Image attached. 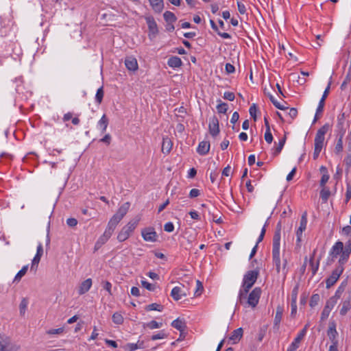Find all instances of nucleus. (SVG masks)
<instances>
[{"mask_svg":"<svg viewBox=\"0 0 351 351\" xmlns=\"http://www.w3.org/2000/svg\"><path fill=\"white\" fill-rule=\"evenodd\" d=\"M163 17H164L165 21L167 23H173L174 22H176L177 21V17L176 16V15L170 11H166L163 14Z\"/></svg>","mask_w":351,"mask_h":351,"instance_id":"72a5a7b5","label":"nucleus"},{"mask_svg":"<svg viewBox=\"0 0 351 351\" xmlns=\"http://www.w3.org/2000/svg\"><path fill=\"white\" fill-rule=\"evenodd\" d=\"M298 291V287H294L293 291H292V293H291V302H293V303H297Z\"/></svg>","mask_w":351,"mask_h":351,"instance_id":"0e129e2a","label":"nucleus"},{"mask_svg":"<svg viewBox=\"0 0 351 351\" xmlns=\"http://www.w3.org/2000/svg\"><path fill=\"white\" fill-rule=\"evenodd\" d=\"M336 323L335 321H330L328 326V329L327 330V335L328 336L330 340L332 341V345H335L336 348H337V337L338 335V332L336 329Z\"/></svg>","mask_w":351,"mask_h":351,"instance_id":"9b49d317","label":"nucleus"},{"mask_svg":"<svg viewBox=\"0 0 351 351\" xmlns=\"http://www.w3.org/2000/svg\"><path fill=\"white\" fill-rule=\"evenodd\" d=\"M238 10L240 14H244L246 12L245 5L241 1H237Z\"/></svg>","mask_w":351,"mask_h":351,"instance_id":"e2e57ef3","label":"nucleus"},{"mask_svg":"<svg viewBox=\"0 0 351 351\" xmlns=\"http://www.w3.org/2000/svg\"><path fill=\"white\" fill-rule=\"evenodd\" d=\"M27 304H28V301L27 300V299L23 298V300H21V302L19 304V312H20V315L21 316H23L25 315Z\"/></svg>","mask_w":351,"mask_h":351,"instance_id":"79ce46f5","label":"nucleus"},{"mask_svg":"<svg viewBox=\"0 0 351 351\" xmlns=\"http://www.w3.org/2000/svg\"><path fill=\"white\" fill-rule=\"evenodd\" d=\"M103 288L106 290L110 295H112L111 288L112 284L109 281H103L101 282Z\"/></svg>","mask_w":351,"mask_h":351,"instance_id":"4d7b16f0","label":"nucleus"},{"mask_svg":"<svg viewBox=\"0 0 351 351\" xmlns=\"http://www.w3.org/2000/svg\"><path fill=\"white\" fill-rule=\"evenodd\" d=\"M320 300V296L319 294H313L310 299L309 305L311 307H315L317 306Z\"/></svg>","mask_w":351,"mask_h":351,"instance_id":"c03bdc74","label":"nucleus"},{"mask_svg":"<svg viewBox=\"0 0 351 351\" xmlns=\"http://www.w3.org/2000/svg\"><path fill=\"white\" fill-rule=\"evenodd\" d=\"M165 231L167 232H171L174 230V226L172 222H167L164 226Z\"/></svg>","mask_w":351,"mask_h":351,"instance_id":"680f3d73","label":"nucleus"},{"mask_svg":"<svg viewBox=\"0 0 351 351\" xmlns=\"http://www.w3.org/2000/svg\"><path fill=\"white\" fill-rule=\"evenodd\" d=\"M349 256L350 254L347 252L343 251L339 259V266L343 267V265L348 261Z\"/></svg>","mask_w":351,"mask_h":351,"instance_id":"a19ab883","label":"nucleus"},{"mask_svg":"<svg viewBox=\"0 0 351 351\" xmlns=\"http://www.w3.org/2000/svg\"><path fill=\"white\" fill-rule=\"evenodd\" d=\"M171 296L174 300L178 301L182 296H186V293L182 291L181 287H175L171 290Z\"/></svg>","mask_w":351,"mask_h":351,"instance_id":"5701e85b","label":"nucleus"},{"mask_svg":"<svg viewBox=\"0 0 351 351\" xmlns=\"http://www.w3.org/2000/svg\"><path fill=\"white\" fill-rule=\"evenodd\" d=\"M343 251V243L341 241H337L335 243V245L332 247L330 255L332 258H336L339 255H340Z\"/></svg>","mask_w":351,"mask_h":351,"instance_id":"2eb2a0df","label":"nucleus"},{"mask_svg":"<svg viewBox=\"0 0 351 351\" xmlns=\"http://www.w3.org/2000/svg\"><path fill=\"white\" fill-rule=\"evenodd\" d=\"M108 123L109 120L108 117L106 114H104L97 123V125L101 129L102 133L106 131Z\"/></svg>","mask_w":351,"mask_h":351,"instance_id":"cd10ccee","label":"nucleus"},{"mask_svg":"<svg viewBox=\"0 0 351 351\" xmlns=\"http://www.w3.org/2000/svg\"><path fill=\"white\" fill-rule=\"evenodd\" d=\"M41 257L36 256L34 257L32 261L31 270L36 271L37 270L38 264L40 261Z\"/></svg>","mask_w":351,"mask_h":351,"instance_id":"de8ad7c7","label":"nucleus"},{"mask_svg":"<svg viewBox=\"0 0 351 351\" xmlns=\"http://www.w3.org/2000/svg\"><path fill=\"white\" fill-rule=\"evenodd\" d=\"M339 313L341 316H345L347 313L351 309V293L348 294L343 298L340 305Z\"/></svg>","mask_w":351,"mask_h":351,"instance_id":"9d476101","label":"nucleus"},{"mask_svg":"<svg viewBox=\"0 0 351 351\" xmlns=\"http://www.w3.org/2000/svg\"><path fill=\"white\" fill-rule=\"evenodd\" d=\"M343 266H337L332 271L331 275L326 280V287L329 289L333 286L338 280L339 278L343 271Z\"/></svg>","mask_w":351,"mask_h":351,"instance_id":"0eeeda50","label":"nucleus"},{"mask_svg":"<svg viewBox=\"0 0 351 351\" xmlns=\"http://www.w3.org/2000/svg\"><path fill=\"white\" fill-rule=\"evenodd\" d=\"M336 304H337L335 303V302L333 300L328 299L326 301V305L321 313V317H320L321 321H324L329 317V315H330L332 309L334 308V306Z\"/></svg>","mask_w":351,"mask_h":351,"instance_id":"ddd939ff","label":"nucleus"},{"mask_svg":"<svg viewBox=\"0 0 351 351\" xmlns=\"http://www.w3.org/2000/svg\"><path fill=\"white\" fill-rule=\"evenodd\" d=\"M218 102L219 104L216 107L218 113L226 114L228 109V104L222 102L221 100H219Z\"/></svg>","mask_w":351,"mask_h":351,"instance_id":"4c0bfd02","label":"nucleus"},{"mask_svg":"<svg viewBox=\"0 0 351 351\" xmlns=\"http://www.w3.org/2000/svg\"><path fill=\"white\" fill-rule=\"evenodd\" d=\"M223 99H227L228 101H234V99L235 98V95H234V93L227 91L223 93Z\"/></svg>","mask_w":351,"mask_h":351,"instance_id":"13d9d810","label":"nucleus"},{"mask_svg":"<svg viewBox=\"0 0 351 351\" xmlns=\"http://www.w3.org/2000/svg\"><path fill=\"white\" fill-rule=\"evenodd\" d=\"M64 332V328L61 327L56 329H50L47 331V333L49 335H57V334H61Z\"/></svg>","mask_w":351,"mask_h":351,"instance_id":"052dcab7","label":"nucleus"},{"mask_svg":"<svg viewBox=\"0 0 351 351\" xmlns=\"http://www.w3.org/2000/svg\"><path fill=\"white\" fill-rule=\"evenodd\" d=\"M305 336V330H302L297 335V337L294 339L293 341L291 343L292 347L299 348L301 341L303 339Z\"/></svg>","mask_w":351,"mask_h":351,"instance_id":"473e14b6","label":"nucleus"},{"mask_svg":"<svg viewBox=\"0 0 351 351\" xmlns=\"http://www.w3.org/2000/svg\"><path fill=\"white\" fill-rule=\"evenodd\" d=\"M173 143L170 138L165 136L162 138L161 152L164 154H169L172 149Z\"/></svg>","mask_w":351,"mask_h":351,"instance_id":"dca6fc26","label":"nucleus"},{"mask_svg":"<svg viewBox=\"0 0 351 351\" xmlns=\"http://www.w3.org/2000/svg\"><path fill=\"white\" fill-rule=\"evenodd\" d=\"M171 326L180 332L184 331L186 328L184 322L178 318L172 322Z\"/></svg>","mask_w":351,"mask_h":351,"instance_id":"f704fd0d","label":"nucleus"},{"mask_svg":"<svg viewBox=\"0 0 351 351\" xmlns=\"http://www.w3.org/2000/svg\"><path fill=\"white\" fill-rule=\"evenodd\" d=\"M130 207V203L127 202L123 204L117 210L116 214L122 219L128 213Z\"/></svg>","mask_w":351,"mask_h":351,"instance_id":"393cba45","label":"nucleus"},{"mask_svg":"<svg viewBox=\"0 0 351 351\" xmlns=\"http://www.w3.org/2000/svg\"><path fill=\"white\" fill-rule=\"evenodd\" d=\"M112 322L116 324H121L123 322V317L119 313H114L112 317Z\"/></svg>","mask_w":351,"mask_h":351,"instance_id":"ea45409f","label":"nucleus"},{"mask_svg":"<svg viewBox=\"0 0 351 351\" xmlns=\"http://www.w3.org/2000/svg\"><path fill=\"white\" fill-rule=\"evenodd\" d=\"M339 136V138L337 141V143L335 145V152L336 154H339L343 150V136H341V134H337Z\"/></svg>","mask_w":351,"mask_h":351,"instance_id":"58836bf2","label":"nucleus"},{"mask_svg":"<svg viewBox=\"0 0 351 351\" xmlns=\"http://www.w3.org/2000/svg\"><path fill=\"white\" fill-rule=\"evenodd\" d=\"M92 286L91 278H88L84 280L80 285L78 289L79 295H83L88 292Z\"/></svg>","mask_w":351,"mask_h":351,"instance_id":"aec40b11","label":"nucleus"},{"mask_svg":"<svg viewBox=\"0 0 351 351\" xmlns=\"http://www.w3.org/2000/svg\"><path fill=\"white\" fill-rule=\"evenodd\" d=\"M145 309L148 311H162L163 309V306L157 303H152L151 304L147 305L145 307Z\"/></svg>","mask_w":351,"mask_h":351,"instance_id":"37998d69","label":"nucleus"},{"mask_svg":"<svg viewBox=\"0 0 351 351\" xmlns=\"http://www.w3.org/2000/svg\"><path fill=\"white\" fill-rule=\"evenodd\" d=\"M66 224L71 228H74L77 224V220L75 218H69L66 220Z\"/></svg>","mask_w":351,"mask_h":351,"instance_id":"69168bd1","label":"nucleus"},{"mask_svg":"<svg viewBox=\"0 0 351 351\" xmlns=\"http://www.w3.org/2000/svg\"><path fill=\"white\" fill-rule=\"evenodd\" d=\"M147 327L150 329L159 328L162 326V323H158L156 321L152 320L146 324Z\"/></svg>","mask_w":351,"mask_h":351,"instance_id":"8fccbe9b","label":"nucleus"},{"mask_svg":"<svg viewBox=\"0 0 351 351\" xmlns=\"http://www.w3.org/2000/svg\"><path fill=\"white\" fill-rule=\"evenodd\" d=\"M346 286V283L342 282L341 285L337 289L335 295L329 298V300H333L337 304V300L341 298L342 293Z\"/></svg>","mask_w":351,"mask_h":351,"instance_id":"c85d7f7f","label":"nucleus"},{"mask_svg":"<svg viewBox=\"0 0 351 351\" xmlns=\"http://www.w3.org/2000/svg\"><path fill=\"white\" fill-rule=\"evenodd\" d=\"M282 313H283L282 307L278 306L276 308V315H275L274 320V326H279V324L281 322L282 317Z\"/></svg>","mask_w":351,"mask_h":351,"instance_id":"7c9ffc66","label":"nucleus"},{"mask_svg":"<svg viewBox=\"0 0 351 351\" xmlns=\"http://www.w3.org/2000/svg\"><path fill=\"white\" fill-rule=\"evenodd\" d=\"M210 150V143L209 141H201L197 148V152L202 156H204L208 153Z\"/></svg>","mask_w":351,"mask_h":351,"instance_id":"6ab92c4d","label":"nucleus"},{"mask_svg":"<svg viewBox=\"0 0 351 351\" xmlns=\"http://www.w3.org/2000/svg\"><path fill=\"white\" fill-rule=\"evenodd\" d=\"M112 233L113 232L106 228L104 234L99 238L97 241L100 243V245H104L110 238Z\"/></svg>","mask_w":351,"mask_h":351,"instance_id":"2f4dec72","label":"nucleus"},{"mask_svg":"<svg viewBox=\"0 0 351 351\" xmlns=\"http://www.w3.org/2000/svg\"><path fill=\"white\" fill-rule=\"evenodd\" d=\"M139 221V217H136L135 219L130 220L121 228L120 232L118 233L117 240L119 242H123L126 241L137 227Z\"/></svg>","mask_w":351,"mask_h":351,"instance_id":"20e7f679","label":"nucleus"},{"mask_svg":"<svg viewBox=\"0 0 351 351\" xmlns=\"http://www.w3.org/2000/svg\"><path fill=\"white\" fill-rule=\"evenodd\" d=\"M168 65L172 68H178L182 66V62L181 59L178 56H172L169 58L167 62Z\"/></svg>","mask_w":351,"mask_h":351,"instance_id":"a878e982","label":"nucleus"},{"mask_svg":"<svg viewBox=\"0 0 351 351\" xmlns=\"http://www.w3.org/2000/svg\"><path fill=\"white\" fill-rule=\"evenodd\" d=\"M143 342H141L139 345L138 343H128L127 347L128 348L129 351H134L138 348H143Z\"/></svg>","mask_w":351,"mask_h":351,"instance_id":"5fc2aeb1","label":"nucleus"},{"mask_svg":"<svg viewBox=\"0 0 351 351\" xmlns=\"http://www.w3.org/2000/svg\"><path fill=\"white\" fill-rule=\"evenodd\" d=\"M330 195V191L328 188L324 186L320 191V197L323 202H326Z\"/></svg>","mask_w":351,"mask_h":351,"instance_id":"c9c22d12","label":"nucleus"},{"mask_svg":"<svg viewBox=\"0 0 351 351\" xmlns=\"http://www.w3.org/2000/svg\"><path fill=\"white\" fill-rule=\"evenodd\" d=\"M258 276V271L256 270H252L247 271L243 277L242 288L240 291H245V292H249L250 289L252 287L254 284L256 282Z\"/></svg>","mask_w":351,"mask_h":351,"instance_id":"39448f33","label":"nucleus"},{"mask_svg":"<svg viewBox=\"0 0 351 351\" xmlns=\"http://www.w3.org/2000/svg\"><path fill=\"white\" fill-rule=\"evenodd\" d=\"M225 69L228 74L233 73L235 71L234 66L230 63L226 64Z\"/></svg>","mask_w":351,"mask_h":351,"instance_id":"774afa93","label":"nucleus"},{"mask_svg":"<svg viewBox=\"0 0 351 351\" xmlns=\"http://www.w3.org/2000/svg\"><path fill=\"white\" fill-rule=\"evenodd\" d=\"M351 199V184H348L346 193L345 203L347 204Z\"/></svg>","mask_w":351,"mask_h":351,"instance_id":"338daca9","label":"nucleus"},{"mask_svg":"<svg viewBox=\"0 0 351 351\" xmlns=\"http://www.w3.org/2000/svg\"><path fill=\"white\" fill-rule=\"evenodd\" d=\"M315 252H316V250H314L312 255L310 257V260H309V264H310V266H311V268L312 270L313 275H315L316 274L317 271L318 270L319 264V260L317 261L316 263H314V258H315Z\"/></svg>","mask_w":351,"mask_h":351,"instance_id":"c756f323","label":"nucleus"},{"mask_svg":"<svg viewBox=\"0 0 351 351\" xmlns=\"http://www.w3.org/2000/svg\"><path fill=\"white\" fill-rule=\"evenodd\" d=\"M141 285H142V286L143 287H145L146 289H147L149 291H154V289H155L154 285H153L152 284L148 282L146 280H142L141 281Z\"/></svg>","mask_w":351,"mask_h":351,"instance_id":"bf43d9fd","label":"nucleus"},{"mask_svg":"<svg viewBox=\"0 0 351 351\" xmlns=\"http://www.w3.org/2000/svg\"><path fill=\"white\" fill-rule=\"evenodd\" d=\"M329 129V125L326 123L322 128H320L315 135V149L313 152V158L317 159L319 156L324 143L325 134L328 132Z\"/></svg>","mask_w":351,"mask_h":351,"instance_id":"f03ea898","label":"nucleus"},{"mask_svg":"<svg viewBox=\"0 0 351 351\" xmlns=\"http://www.w3.org/2000/svg\"><path fill=\"white\" fill-rule=\"evenodd\" d=\"M285 141H286L285 136L279 141L277 147H276L275 151L274 152V156H277L278 154H279L280 153V152L282 151V149L284 147V145L285 143Z\"/></svg>","mask_w":351,"mask_h":351,"instance_id":"a18cd8bd","label":"nucleus"},{"mask_svg":"<svg viewBox=\"0 0 351 351\" xmlns=\"http://www.w3.org/2000/svg\"><path fill=\"white\" fill-rule=\"evenodd\" d=\"M268 96L269 97V99L270 101H271V103L274 104V106L277 108L278 109H280V110H285V108L281 105L275 98L274 97L271 95V94H268Z\"/></svg>","mask_w":351,"mask_h":351,"instance_id":"09e8293b","label":"nucleus"},{"mask_svg":"<svg viewBox=\"0 0 351 351\" xmlns=\"http://www.w3.org/2000/svg\"><path fill=\"white\" fill-rule=\"evenodd\" d=\"M104 90L103 87H100L97 89L96 95H95V99L98 104H101L104 97Z\"/></svg>","mask_w":351,"mask_h":351,"instance_id":"49530a36","label":"nucleus"},{"mask_svg":"<svg viewBox=\"0 0 351 351\" xmlns=\"http://www.w3.org/2000/svg\"><path fill=\"white\" fill-rule=\"evenodd\" d=\"M125 65L128 70L132 71H135L138 69L137 60L132 56H129L125 58Z\"/></svg>","mask_w":351,"mask_h":351,"instance_id":"a211bd4d","label":"nucleus"},{"mask_svg":"<svg viewBox=\"0 0 351 351\" xmlns=\"http://www.w3.org/2000/svg\"><path fill=\"white\" fill-rule=\"evenodd\" d=\"M196 284H197V288L195 291V295L196 296H199L202 294L204 287H203L202 283L199 280H197L196 281Z\"/></svg>","mask_w":351,"mask_h":351,"instance_id":"864d4df0","label":"nucleus"},{"mask_svg":"<svg viewBox=\"0 0 351 351\" xmlns=\"http://www.w3.org/2000/svg\"><path fill=\"white\" fill-rule=\"evenodd\" d=\"M248 292L245 291H239L237 303L243 305L245 307L250 306L252 308H255L259 301L261 289L259 287H255L247 296Z\"/></svg>","mask_w":351,"mask_h":351,"instance_id":"f257e3e1","label":"nucleus"},{"mask_svg":"<svg viewBox=\"0 0 351 351\" xmlns=\"http://www.w3.org/2000/svg\"><path fill=\"white\" fill-rule=\"evenodd\" d=\"M345 113L342 112L337 117V134H341V136H344L346 132V127L345 126Z\"/></svg>","mask_w":351,"mask_h":351,"instance_id":"4468645a","label":"nucleus"},{"mask_svg":"<svg viewBox=\"0 0 351 351\" xmlns=\"http://www.w3.org/2000/svg\"><path fill=\"white\" fill-rule=\"evenodd\" d=\"M319 170H320L321 173H322V176L320 180L319 184L322 187H324V186H325V184H326V182L328 181L330 176L328 173L326 167L322 166L320 167Z\"/></svg>","mask_w":351,"mask_h":351,"instance_id":"bb28decb","label":"nucleus"},{"mask_svg":"<svg viewBox=\"0 0 351 351\" xmlns=\"http://www.w3.org/2000/svg\"><path fill=\"white\" fill-rule=\"evenodd\" d=\"M209 133L213 137L217 136L219 133V120L216 116H213L209 120Z\"/></svg>","mask_w":351,"mask_h":351,"instance_id":"f8f14e48","label":"nucleus"},{"mask_svg":"<svg viewBox=\"0 0 351 351\" xmlns=\"http://www.w3.org/2000/svg\"><path fill=\"white\" fill-rule=\"evenodd\" d=\"M243 330L242 328H239L232 331L229 339L232 341V343H238L242 338Z\"/></svg>","mask_w":351,"mask_h":351,"instance_id":"4be33fe9","label":"nucleus"},{"mask_svg":"<svg viewBox=\"0 0 351 351\" xmlns=\"http://www.w3.org/2000/svg\"><path fill=\"white\" fill-rule=\"evenodd\" d=\"M280 230L276 231L273 237L272 243V258L273 263L276 266L278 273L280 271Z\"/></svg>","mask_w":351,"mask_h":351,"instance_id":"7ed1b4c3","label":"nucleus"},{"mask_svg":"<svg viewBox=\"0 0 351 351\" xmlns=\"http://www.w3.org/2000/svg\"><path fill=\"white\" fill-rule=\"evenodd\" d=\"M121 221V219L115 213L108 221L107 228L112 232H114L116 226L119 224V223Z\"/></svg>","mask_w":351,"mask_h":351,"instance_id":"b1692460","label":"nucleus"},{"mask_svg":"<svg viewBox=\"0 0 351 351\" xmlns=\"http://www.w3.org/2000/svg\"><path fill=\"white\" fill-rule=\"evenodd\" d=\"M20 348L10 337L0 335V351H19Z\"/></svg>","mask_w":351,"mask_h":351,"instance_id":"423d86ee","label":"nucleus"},{"mask_svg":"<svg viewBox=\"0 0 351 351\" xmlns=\"http://www.w3.org/2000/svg\"><path fill=\"white\" fill-rule=\"evenodd\" d=\"M28 269V265H25L22 267V269L16 274V275L14 277V282H19L22 277H23L25 274L27 273V271Z\"/></svg>","mask_w":351,"mask_h":351,"instance_id":"e433bc0d","label":"nucleus"},{"mask_svg":"<svg viewBox=\"0 0 351 351\" xmlns=\"http://www.w3.org/2000/svg\"><path fill=\"white\" fill-rule=\"evenodd\" d=\"M307 225V218H306V213H304L300 219V228H303L306 230Z\"/></svg>","mask_w":351,"mask_h":351,"instance_id":"6e6d98bb","label":"nucleus"},{"mask_svg":"<svg viewBox=\"0 0 351 351\" xmlns=\"http://www.w3.org/2000/svg\"><path fill=\"white\" fill-rule=\"evenodd\" d=\"M264 138H265V141L267 143L271 144L272 143V141H273V135H272V134L271 132V130H265Z\"/></svg>","mask_w":351,"mask_h":351,"instance_id":"3c124183","label":"nucleus"},{"mask_svg":"<svg viewBox=\"0 0 351 351\" xmlns=\"http://www.w3.org/2000/svg\"><path fill=\"white\" fill-rule=\"evenodd\" d=\"M330 84L331 82H330L327 86V87L326 88V89L324 90V93L322 95V97L321 98V99L319 100V104H318V106L317 108V112H320V113H322L323 111H324V104H325V100L326 99V97H328V94H329V91H330Z\"/></svg>","mask_w":351,"mask_h":351,"instance_id":"f3484780","label":"nucleus"},{"mask_svg":"<svg viewBox=\"0 0 351 351\" xmlns=\"http://www.w3.org/2000/svg\"><path fill=\"white\" fill-rule=\"evenodd\" d=\"M145 19L149 29V37H155L158 33V29L154 18L152 16L149 15L145 16Z\"/></svg>","mask_w":351,"mask_h":351,"instance_id":"1a4fd4ad","label":"nucleus"},{"mask_svg":"<svg viewBox=\"0 0 351 351\" xmlns=\"http://www.w3.org/2000/svg\"><path fill=\"white\" fill-rule=\"evenodd\" d=\"M141 235L144 241L147 242L154 243L158 241V234L153 227L143 228Z\"/></svg>","mask_w":351,"mask_h":351,"instance_id":"6e6552de","label":"nucleus"},{"mask_svg":"<svg viewBox=\"0 0 351 351\" xmlns=\"http://www.w3.org/2000/svg\"><path fill=\"white\" fill-rule=\"evenodd\" d=\"M153 10L156 13H160L164 8L163 0H148Z\"/></svg>","mask_w":351,"mask_h":351,"instance_id":"412c9836","label":"nucleus"},{"mask_svg":"<svg viewBox=\"0 0 351 351\" xmlns=\"http://www.w3.org/2000/svg\"><path fill=\"white\" fill-rule=\"evenodd\" d=\"M256 106L255 104H253L250 108L249 112L250 116L253 118L254 121H256Z\"/></svg>","mask_w":351,"mask_h":351,"instance_id":"603ef678","label":"nucleus"}]
</instances>
